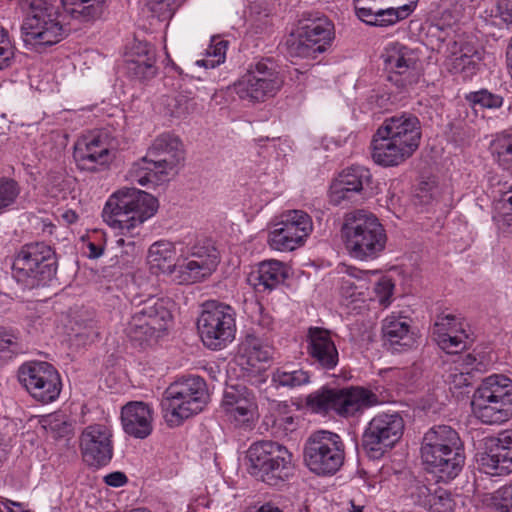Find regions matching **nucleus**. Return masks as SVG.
<instances>
[{"label": "nucleus", "mask_w": 512, "mask_h": 512, "mask_svg": "<svg viewBox=\"0 0 512 512\" xmlns=\"http://www.w3.org/2000/svg\"><path fill=\"white\" fill-rule=\"evenodd\" d=\"M421 136L417 116L402 113L386 118L373 136L372 159L383 167L398 166L417 151Z\"/></svg>", "instance_id": "obj_1"}, {"label": "nucleus", "mask_w": 512, "mask_h": 512, "mask_svg": "<svg viewBox=\"0 0 512 512\" xmlns=\"http://www.w3.org/2000/svg\"><path fill=\"white\" fill-rule=\"evenodd\" d=\"M420 452L426 469L443 481L454 479L465 462L460 436L448 425L431 427L424 434Z\"/></svg>", "instance_id": "obj_2"}, {"label": "nucleus", "mask_w": 512, "mask_h": 512, "mask_svg": "<svg viewBox=\"0 0 512 512\" xmlns=\"http://www.w3.org/2000/svg\"><path fill=\"white\" fill-rule=\"evenodd\" d=\"M20 6L27 14L22 25L26 47L42 52L67 36L70 29L54 5L45 0H20Z\"/></svg>", "instance_id": "obj_3"}, {"label": "nucleus", "mask_w": 512, "mask_h": 512, "mask_svg": "<svg viewBox=\"0 0 512 512\" xmlns=\"http://www.w3.org/2000/svg\"><path fill=\"white\" fill-rule=\"evenodd\" d=\"M158 208V201L151 194L135 188H123L113 193L105 203L102 218L111 228L122 234L131 233Z\"/></svg>", "instance_id": "obj_4"}, {"label": "nucleus", "mask_w": 512, "mask_h": 512, "mask_svg": "<svg viewBox=\"0 0 512 512\" xmlns=\"http://www.w3.org/2000/svg\"><path fill=\"white\" fill-rule=\"evenodd\" d=\"M345 247L359 260H373L385 249L387 236L378 218L365 210H355L344 216L341 228Z\"/></svg>", "instance_id": "obj_5"}, {"label": "nucleus", "mask_w": 512, "mask_h": 512, "mask_svg": "<svg viewBox=\"0 0 512 512\" xmlns=\"http://www.w3.org/2000/svg\"><path fill=\"white\" fill-rule=\"evenodd\" d=\"M182 158V144L179 138L169 133L161 134L152 142L146 155L132 165L128 179L141 186L148 183L158 184Z\"/></svg>", "instance_id": "obj_6"}, {"label": "nucleus", "mask_w": 512, "mask_h": 512, "mask_svg": "<svg viewBox=\"0 0 512 512\" xmlns=\"http://www.w3.org/2000/svg\"><path fill=\"white\" fill-rule=\"evenodd\" d=\"M208 400L205 381L199 376L182 377L164 391L161 408L170 426H178L185 419L201 412Z\"/></svg>", "instance_id": "obj_7"}, {"label": "nucleus", "mask_w": 512, "mask_h": 512, "mask_svg": "<svg viewBox=\"0 0 512 512\" xmlns=\"http://www.w3.org/2000/svg\"><path fill=\"white\" fill-rule=\"evenodd\" d=\"M246 467L256 480L278 486L292 474V454L277 442L257 441L246 452Z\"/></svg>", "instance_id": "obj_8"}, {"label": "nucleus", "mask_w": 512, "mask_h": 512, "mask_svg": "<svg viewBox=\"0 0 512 512\" xmlns=\"http://www.w3.org/2000/svg\"><path fill=\"white\" fill-rule=\"evenodd\" d=\"M473 414L485 424H501L512 417V380L502 374L484 378L471 401Z\"/></svg>", "instance_id": "obj_9"}, {"label": "nucleus", "mask_w": 512, "mask_h": 512, "mask_svg": "<svg viewBox=\"0 0 512 512\" xmlns=\"http://www.w3.org/2000/svg\"><path fill=\"white\" fill-rule=\"evenodd\" d=\"M12 269L17 281L26 286L45 284L56 275V253L44 242L25 244L16 254Z\"/></svg>", "instance_id": "obj_10"}, {"label": "nucleus", "mask_w": 512, "mask_h": 512, "mask_svg": "<svg viewBox=\"0 0 512 512\" xmlns=\"http://www.w3.org/2000/svg\"><path fill=\"white\" fill-rule=\"evenodd\" d=\"M197 325L202 342L207 348L224 349L235 339V310L227 304L208 301L203 304Z\"/></svg>", "instance_id": "obj_11"}, {"label": "nucleus", "mask_w": 512, "mask_h": 512, "mask_svg": "<svg viewBox=\"0 0 512 512\" xmlns=\"http://www.w3.org/2000/svg\"><path fill=\"white\" fill-rule=\"evenodd\" d=\"M304 463L317 475H333L343 465L345 445L334 432L320 430L312 433L304 445Z\"/></svg>", "instance_id": "obj_12"}, {"label": "nucleus", "mask_w": 512, "mask_h": 512, "mask_svg": "<svg viewBox=\"0 0 512 512\" xmlns=\"http://www.w3.org/2000/svg\"><path fill=\"white\" fill-rule=\"evenodd\" d=\"M283 82L275 62L266 58L250 65L247 72L234 83V91L241 100L264 102L280 91Z\"/></svg>", "instance_id": "obj_13"}, {"label": "nucleus", "mask_w": 512, "mask_h": 512, "mask_svg": "<svg viewBox=\"0 0 512 512\" xmlns=\"http://www.w3.org/2000/svg\"><path fill=\"white\" fill-rule=\"evenodd\" d=\"M437 51L445 60L444 65L452 74L469 76L475 73L482 51L473 40L454 30H439Z\"/></svg>", "instance_id": "obj_14"}, {"label": "nucleus", "mask_w": 512, "mask_h": 512, "mask_svg": "<svg viewBox=\"0 0 512 512\" xmlns=\"http://www.w3.org/2000/svg\"><path fill=\"white\" fill-rule=\"evenodd\" d=\"M333 30V24L325 16L302 19L297 37L289 43L290 55L315 58L317 54L323 53L332 41Z\"/></svg>", "instance_id": "obj_15"}, {"label": "nucleus", "mask_w": 512, "mask_h": 512, "mask_svg": "<svg viewBox=\"0 0 512 512\" xmlns=\"http://www.w3.org/2000/svg\"><path fill=\"white\" fill-rule=\"evenodd\" d=\"M116 149L117 141L109 132L98 130L77 140L73 156L79 169L95 172L112 161Z\"/></svg>", "instance_id": "obj_16"}, {"label": "nucleus", "mask_w": 512, "mask_h": 512, "mask_svg": "<svg viewBox=\"0 0 512 512\" xmlns=\"http://www.w3.org/2000/svg\"><path fill=\"white\" fill-rule=\"evenodd\" d=\"M381 59L388 72V81L398 89L407 90L417 83L419 57L414 49L397 41L390 42L383 49Z\"/></svg>", "instance_id": "obj_17"}, {"label": "nucleus", "mask_w": 512, "mask_h": 512, "mask_svg": "<svg viewBox=\"0 0 512 512\" xmlns=\"http://www.w3.org/2000/svg\"><path fill=\"white\" fill-rule=\"evenodd\" d=\"M403 431L404 421L399 414H378L368 423L362 445L372 457L378 458L400 440Z\"/></svg>", "instance_id": "obj_18"}, {"label": "nucleus", "mask_w": 512, "mask_h": 512, "mask_svg": "<svg viewBox=\"0 0 512 512\" xmlns=\"http://www.w3.org/2000/svg\"><path fill=\"white\" fill-rule=\"evenodd\" d=\"M313 230V222L303 210H289L281 215L269 233L268 242L271 248L278 251H292L301 246Z\"/></svg>", "instance_id": "obj_19"}, {"label": "nucleus", "mask_w": 512, "mask_h": 512, "mask_svg": "<svg viewBox=\"0 0 512 512\" xmlns=\"http://www.w3.org/2000/svg\"><path fill=\"white\" fill-rule=\"evenodd\" d=\"M18 379L38 401L49 403L60 394L61 382L56 369L48 362H28L18 371Z\"/></svg>", "instance_id": "obj_20"}, {"label": "nucleus", "mask_w": 512, "mask_h": 512, "mask_svg": "<svg viewBox=\"0 0 512 512\" xmlns=\"http://www.w3.org/2000/svg\"><path fill=\"white\" fill-rule=\"evenodd\" d=\"M83 461L94 468L107 465L113 456L112 431L104 424L87 426L80 436Z\"/></svg>", "instance_id": "obj_21"}, {"label": "nucleus", "mask_w": 512, "mask_h": 512, "mask_svg": "<svg viewBox=\"0 0 512 512\" xmlns=\"http://www.w3.org/2000/svg\"><path fill=\"white\" fill-rule=\"evenodd\" d=\"M371 182L372 174L368 168L360 165L348 167L332 182L329 201L333 205L350 201L355 194L361 193L365 187L370 186Z\"/></svg>", "instance_id": "obj_22"}, {"label": "nucleus", "mask_w": 512, "mask_h": 512, "mask_svg": "<svg viewBox=\"0 0 512 512\" xmlns=\"http://www.w3.org/2000/svg\"><path fill=\"white\" fill-rule=\"evenodd\" d=\"M488 451L481 463L490 475H508L512 473V429L504 430L490 439Z\"/></svg>", "instance_id": "obj_23"}, {"label": "nucleus", "mask_w": 512, "mask_h": 512, "mask_svg": "<svg viewBox=\"0 0 512 512\" xmlns=\"http://www.w3.org/2000/svg\"><path fill=\"white\" fill-rule=\"evenodd\" d=\"M307 342V352L314 365L323 370H332L337 366L339 353L330 331L320 327H310Z\"/></svg>", "instance_id": "obj_24"}, {"label": "nucleus", "mask_w": 512, "mask_h": 512, "mask_svg": "<svg viewBox=\"0 0 512 512\" xmlns=\"http://www.w3.org/2000/svg\"><path fill=\"white\" fill-rule=\"evenodd\" d=\"M121 422L126 434L136 439H145L153 430V411L141 401H132L122 407Z\"/></svg>", "instance_id": "obj_25"}, {"label": "nucleus", "mask_w": 512, "mask_h": 512, "mask_svg": "<svg viewBox=\"0 0 512 512\" xmlns=\"http://www.w3.org/2000/svg\"><path fill=\"white\" fill-rule=\"evenodd\" d=\"M222 407L231 420L243 425L253 420L257 406L254 395L245 387H230L224 393Z\"/></svg>", "instance_id": "obj_26"}, {"label": "nucleus", "mask_w": 512, "mask_h": 512, "mask_svg": "<svg viewBox=\"0 0 512 512\" xmlns=\"http://www.w3.org/2000/svg\"><path fill=\"white\" fill-rule=\"evenodd\" d=\"M406 317L391 314L382 322L385 345L396 352L407 350L416 343L415 334L410 330Z\"/></svg>", "instance_id": "obj_27"}, {"label": "nucleus", "mask_w": 512, "mask_h": 512, "mask_svg": "<svg viewBox=\"0 0 512 512\" xmlns=\"http://www.w3.org/2000/svg\"><path fill=\"white\" fill-rule=\"evenodd\" d=\"M336 396V413L343 417L353 416L378 402L376 394L361 387L336 389Z\"/></svg>", "instance_id": "obj_28"}, {"label": "nucleus", "mask_w": 512, "mask_h": 512, "mask_svg": "<svg viewBox=\"0 0 512 512\" xmlns=\"http://www.w3.org/2000/svg\"><path fill=\"white\" fill-rule=\"evenodd\" d=\"M140 318L143 322H147L152 329H158L164 332L168 323L172 319L171 312L168 308V301L157 296H149L144 300H140L132 313Z\"/></svg>", "instance_id": "obj_29"}, {"label": "nucleus", "mask_w": 512, "mask_h": 512, "mask_svg": "<svg viewBox=\"0 0 512 512\" xmlns=\"http://www.w3.org/2000/svg\"><path fill=\"white\" fill-rule=\"evenodd\" d=\"M134 53L126 60L127 72L139 80H150L157 74L154 51L147 43H138Z\"/></svg>", "instance_id": "obj_30"}, {"label": "nucleus", "mask_w": 512, "mask_h": 512, "mask_svg": "<svg viewBox=\"0 0 512 512\" xmlns=\"http://www.w3.org/2000/svg\"><path fill=\"white\" fill-rule=\"evenodd\" d=\"M176 249L173 243L161 240L153 243L147 256L150 270L155 273L173 275L177 274L178 265L175 264Z\"/></svg>", "instance_id": "obj_31"}, {"label": "nucleus", "mask_w": 512, "mask_h": 512, "mask_svg": "<svg viewBox=\"0 0 512 512\" xmlns=\"http://www.w3.org/2000/svg\"><path fill=\"white\" fill-rule=\"evenodd\" d=\"M416 1L400 5L396 8H381L375 6L371 12H366L364 15H359L358 18L371 26L387 27L396 24L400 20L407 18L415 7Z\"/></svg>", "instance_id": "obj_32"}, {"label": "nucleus", "mask_w": 512, "mask_h": 512, "mask_svg": "<svg viewBox=\"0 0 512 512\" xmlns=\"http://www.w3.org/2000/svg\"><path fill=\"white\" fill-rule=\"evenodd\" d=\"M287 278L285 265L277 260H266L259 264L254 284L258 290H272Z\"/></svg>", "instance_id": "obj_33"}, {"label": "nucleus", "mask_w": 512, "mask_h": 512, "mask_svg": "<svg viewBox=\"0 0 512 512\" xmlns=\"http://www.w3.org/2000/svg\"><path fill=\"white\" fill-rule=\"evenodd\" d=\"M64 11L73 19L88 22L102 14V0H62Z\"/></svg>", "instance_id": "obj_34"}, {"label": "nucleus", "mask_w": 512, "mask_h": 512, "mask_svg": "<svg viewBox=\"0 0 512 512\" xmlns=\"http://www.w3.org/2000/svg\"><path fill=\"white\" fill-rule=\"evenodd\" d=\"M216 270L211 263H200L188 258L184 263L178 264L177 274L174 280L178 283H196L211 276Z\"/></svg>", "instance_id": "obj_35"}, {"label": "nucleus", "mask_w": 512, "mask_h": 512, "mask_svg": "<svg viewBox=\"0 0 512 512\" xmlns=\"http://www.w3.org/2000/svg\"><path fill=\"white\" fill-rule=\"evenodd\" d=\"M241 349L243 355L247 358V363L252 367L268 362L272 358V347L264 344L255 336H247L242 343Z\"/></svg>", "instance_id": "obj_36"}, {"label": "nucleus", "mask_w": 512, "mask_h": 512, "mask_svg": "<svg viewBox=\"0 0 512 512\" xmlns=\"http://www.w3.org/2000/svg\"><path fill=\"white\" fill-rule=\"evenodd\" d=\"M271 381L276 387L296 388L310 382V374L303 369L276 368L271 375Z\"/></svg>", "instance_id": "obj_37"}, {"label": "nucleus", "mask_w": 512, "mask_h": 512, "mask_svg": "<svg viewBox=\"0 0 512 512\" xmlns=\"http://www.w3.org/2000/svg\"><path fill=\"white\" fill-rule=\"evenodd\" d=\"M490 149L497 164L512 173V134H498L492 140Z\"/></svg>", "instance_id": "obj_38"}, {"label": "nucleus", "mask_w": 512, "mask_h": 512, "mask_svg": "<svg viewBox=\"0 0 512 512\" xmlns=\"http://www.w3.org/2000/svg\"><path fill=\"white\" fill-rule=\"evenodd\" d=\"M126 334L133 342L142 345L154 340L162 333L158 329H152L147 322H143L140 318L132 314L130 321L126 327Z\"/></svg>", "instance_id": "obj_39"}, {"label": "nucleus", "mask_w": 512, "mask_h": 512, "mask_svg": "<svg viewBox=\"0 0 512 512\" xmlns=\"http://www.w3.org/2000/svg\"><path fill=\"white\" fill-rule=\"evenodd\" d=\"M336 389L322 388L306 398V406L314 413L336 412Z\"/></svg>", "instance_id": "obj_40"}, {"label": "nucleus", "mask_w": 512, "mask_h": 512, "mask_svg": "<svg viewBox=\"0 0 512 512\" xmlns=\"http://www.w3.org/2000/svg\"><path fill=\"white\" fill-rule=\"evenodd\" d=\"M228 41L213 37L209 47L206 49V58L197 60L196 64L205 68H215L224 63Z\"/></svg>", "instance_id": "obj_41"}, {"label": "nucleus", "mask_w": 512, "mask_h": 512, "mask_svg": "<svg viewBox=\"0 0 512 512\" xmlns=\"http://www.w3.org/2000/svg\"><path fill=\"white\" fill-rule=\"evenodd\" d=\"M468 334L466 330L456 333H441L435 336L438 346L448 354H456L467 347Z\"/></svg>", "instance_id": "obj_42"}, {"label": "nucleus", "mask_w": 512, "mask_h": 512, "mask_svg": "<svg viewBox=\"0 0 512 512\" xmlns=\"http://www.w3.org/2000/svg\"><path fill=\"white\" fill-rule=\"evenodd\" d=\"M494 209L497 213L495 218L501 228L512 234V191L505 192L500 199L495 201Z\"/></svg>", "instance_id": "obj_43"}, {"label": "nucleus", "mask_w": 512, "mask_h": 512, "mask_svg": "<svg viewBox=\"0 0 512 512\" xmlns=\"http://www.w3.org/2000/svg\"><path fill=\"white\" fill-rule=\"evenodd\" d=\"M20 194V186L12 178L0 179V215L12 207Z\"/></svg>", "instance_id": "obj_44"}, {"label": "nucleus", "mask_w": 512, "mask_h": 512, "mask_svg": "<svg viewBox=\"0 0 512 512\" xmlns=\"http://www.w3.org/2000/svg\"><path fill=\"white\" fill-rule=\"evenodd\" d=\"M189 258L203 264L209 262L216 268L220 262L219 252L210 241L196 243L191 248Z\"/></svg>", "instance_id": "obj_45"}, {"label": "nucleus", "mask_w": 512, "mask_h": 512, "mask_svg": "<svg viewBox=\"0 0 512 512\" xmlns=\"http://www.w3.org/2000/svg\"><path fill=\"white\" fill-rule=\"evenodd\" d=\"M465 98L473 106L479 105L489 109L499 108L503 104V98L500 95L494 94L487 89L470 92Z\"/></svg>", "instance_id": "obj_46"}, {"label": "nucleus", "mask_w": 512, "mask_h": 512, "mask_svg": "<svg viewBox=\"0 0 512 512\" xmlns=\"http://www.w3.org/2000/svg\"><path fill=\"white\" fill-rule=\"evenodd\" d=\"M465 330L464 322L453 314L439 315L434 325V336L441 333H456Z\"/></svg>", "instance_id": "obj_47"}, {"label": "nucleus", "mask_w": 512, "mask_h": 512, "mask_svg": "<svg viewBox=\"0 0 512 512\" xmlns=\"http://www.w3.org/2000/svg\"><path fill=\"white\" fill-rule=\"evenodd\" d=\"M15 60V46L13 45L9 32L0 26V70L12 66Z\"/></svg>", "instance_id": "obj_48"}, {"label": "nucleus", "mask_w": 512, "mask_h": 512, "mask_svg": "<svg viewBox=\"0 0 512 512\" xmlns=\"http://www.w3.org/2000/svg\"><path fill=\"white\" fill-rule=\"evenodd\" d=\"M370 274L368 271H356L350 275L356 279L352 281L350 278L343 281L342 290L351 298L364 295V290L368 289L365 277Z\"/></svg>", "instance_id": "obj_49"}, {"label": "nucleus", "mask_w": 512, "mask_h": 512, "mask_svg": "<svg viewBox=\"0 0 512 512\" xmlns=\"http://www.w3.org/2000/svg\"><path fill=\"white\" fill-rule=\"evenodd\" d=\"M42 422L43 428L54 438L67 436L71 432V425L68 424L60 415H48Z\"/></svg>", "instance_id": "obj_50"}, {"label": "nucleus", "mask_w": 512, "mask_h": 512, "mask_svg": "<svg viewBox=\"0 0 512 512\" xmlns=\"http://www.w3.org/2000/svg\"><path fill=\"white\" fill-rule=\"evenodd\" d=\"M177 7L176 0H152L149 4L152 15L160 21L170 19Z\"/></svg>", "instance_id": "obj_51"}, {"label": "nucleus", "mask_w": 512, "mask_h": 512, "mask_svg": "<svg viewBox=\"0 0 512 512\" xmlns=\"http://www.w3.org/2000/svg\"><path fill=\"white\" fill-rule=\"evenodd\" d=\"M493 499L497 511L512 512V482L495 491Z\"/></svg>", "instance_id": "obj_52"}, {"label": "nucleus", "mask_w": 512, "mask_h": 512, "mask_svg": "<svg viewBox=\"0 0 512 512\" xmlns=\"http://www.w3.org/2000/svg\"><path fill=\"white\" fill-rule=\"evenodd\" d=\"M18 351L17 336L6 331L0 332V360L9 359Z\"/></svg>", "instance_id": "obj_53"}, {"label": "nucleus", "mask_w": 512, "mask_h": 512, "mask_svg": "<svg viewBox=\"0 0 512 512\" xmlns=\"http://www.w3.org/2000/svg\"><path fill=\"white\" fill-rule=\"evenodd\" d=\"M394 284L391 279L382 277L374 286V291L378 296L379 303L383 306L390 304V298L392 296Z\"/></svg>", "instance_id": "obj_54"}, {"label": "nucleus", "mask_w": 512, "mask_h": 512, "mask_svg": "<svg viewBox=\"0 0 512 512\" xmlns=\"http://www.w3.org/2000/svg\"><path fill=\"white\" fill-rule=\"evenodd\" d=\"M437 512H452L454 501L451 494L446 490H438L430 500Z\"/></svg>", "instance_id": "obj_55"}, {"label": "nucleus", "mask_w": 512, "mask_h": 512, "mask_svg": "<svg viewBox=\"0 0 512 512\" xmlns=\"http://www.w3.org/2000/svg\"><path fill=\"white\" fill-rule=\"evenodd\" d=\"M448 380L451 385L459 389L471 385L472 375L469 371H460L455 368L450 372Z\"/></svg>", "instance_id": "obj_56"}, {"label": "nucleus", "mask_w": 512, "mask_h": 512, "mask_svg": "<svg viewBox=\"0 0 512 512\" xmlns=\"http://www.w3.org/2000/svg\"><path fill=\"white\" fill-rule=\"evenodd\" d=\"M497 11L505 23L512 24V0H497Z\"/></svg>", "instance_id": "obj_57"}, {"label": "nucleus", "mask_w": 512, "mask_h": 512, "mask_svg": "<svg viewBox=\"0 0 512 512\" xmlns=\"http://www.w3.org/2000/svg\"><path fill=\"white\" fill-rule=\"evenodd\" d=\"M128 481L127 476L120 471L112 472L104 477V482L108 486L121 487Z\"/></svg>", "instance_id": "obj_58"}, {"label": "nucleus", "mask_w": 512, "mask_h": 512, "mask_svg": "<svg viewBox=\"0 0 512 512\" xmlns=\"http://www.w3.org/2000/svg\"><path fill=\"white\" fill-rule=\"evenodd\" d=\"M417 197L421 203L427 204L433 197L432 187L428 183H423L417 192Z\"/></svg>", "instance_id": "obj_59"}, {"label": "nucleus", "mask_w": 512, "mask_h": 512, "mask_svg": "<svg viewBox=\"0 0 512 512\" xmlns=\"http://www.w3.org/2000/svg\"><path fill=\"white\" fill-rule=\"evenodd\" d=\"M116 244L118 247L126 246L127 249H126L125 253H127V254H133L135 252L136 247H135L134 241L126 242V240L123 237H120L116 240Z\"/></svg>", "instance_id": "obj_60"}, {"label": "nucleus", "mask_w": 512, "mask_h": 512, "mask_svg": "<svg viewBox=\"0 0 512 512\" xmlns=\"http://www.w3.org/2000/svg\"><path fill=\"white\" fill-rule=\"evenodd\" d=\"M88 250V255L90 258H98L103 254V248L92 242L88 243Z\"/></svg>", "instance_id": "obj_61"}, {"label": "nucleus", "mask_w": 512, "mask_h": 512, "mask_svg": "<svg viewBox=\"0 0 512 512\" xmlns=\"http://www.w3.org/2000/svg\"><path fill=\"white\" fill-rule=\"evenodd\" d=\"M255 512H283V511L279 507H277L271 503H265L259 509H257Z\"/></svg>", "instance_id": "obj_62"}, {"label": "nucleus", "mask_w": 512, "mask_h": 512, "mask_svg": "<svg viewBox=\"0 0 512 512\" xmlns=\"http://www.w3.org/2000/svg\"><path fill=\"white\" fill-rule=\"evenodd\" d=\"M293 422H294V419L291 416H287V417H283V418L275 420V424H278V425H283V424L291 425V424H293Z\"/></svg>", "instance_id": "obj_63"}, {"label": "nucleus", "mask_w": 512, "mask_h": 512, "mask_svg": "<svg viewBox=\"0 0 512 512\" xmlns=\"http://www.w3.org/2000/svg\"><path fill=\"white\" fill-rule=\"evenodd\" d=\"M63 217L67 220L69 223H73L77 219V215L72 211H67L63 214Z\"/></svg>", "instance_id": "obj_64"}]
</instances>
